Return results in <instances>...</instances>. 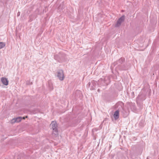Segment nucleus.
<instances>
[{
  "label": "nucleus",
  "instance_id": "1",
  "mask_svg": "<svg viewBox=\"0 0 159 159\" xmlns=\"http://www.w3.org/2000/svg\"><path fill=\"white\" fill-rule=\"evenodd\" d=\"M50 125L51 126L53 130L52 134L55 136L57 135L58 133L57 129L58 125L57 122L55 121H52Z\"/></svg>",
  "mask_w": 159,
  "mask_h": 159
},
{
  "label": "nucleus",
  "instance_id": "2",
  "mask_svg": "<svg viewBox=\"0 0 159 159\" xmlns=\"http://www.w3.org/2000/svg\"><path fill=\"white\" fill-rule=\"evenodd\" d=\"M57 76L61 81H62L64 79V76L63 70L61 69L58 70L57 72Z\"/></svg>",
  "mask_w": 159,
  "mask_h": 159
},
{
  "label": "nucleus",
  "instance_id": "3",
  "mask_svg": "<svg viewBox=\"0 0 159 159\" xmlns=\"http://www.w3.org/2000/svg\"><path fill=\"white\" fill-rule=\"evenodd\" d=\"M125 19V15L122 16L117 21L116 24L115 25V27H118L120 25L122 22L124 21Z\"/></svg>",
  "mask_w": 159,
  "mask_h": 159
},
{
  "label": "nucleus",
  "instance_id": "4",
  "mask_svg": "<svg viewBox=\"0 0 159 159\" xmlns=\"http://www.w3.org/2000/svg\"><path fill=\"white\" fill-rule=\"evenodd\" d=\"M125 61V59L123 57H121L120 59H119L115 63L117 65V68H119L120 66L123 64Z\"/></svg>",
  "mask_w": 159,
  "mask_h": 159
},
{
  "label": "nucleus",
  "instance_id": "5",
  "mask_svg": "<svg viewBox=\"0 0 159 159\" xmlns=\"http://www.w3.org/2000/svg\"><path fill=\"white\" fill-rule=\"evenodd\" d=\"M129 68V66L127 63L121 65L118 68L120 70H126Z\"/></svg>",
  "mask_w": 159,
  "mask_h": 159
},
{
  "label": "nucleus",
  "instance_id": "6",
  "mask_svg": "<svg viewBox=\"0 0 159 159\" xmlns=\"http://www.w3.org/2000/svg\"><path fill=\"white\" fill-rule=\"evenodd\" d=\"M22 118L21 117H18L16 118L13 119L11 121V123L12 124L15 123V122H20Z\"/></svg>",
  "mask_w": 159,
  "mask_h": 159
},
{
  "label": "nucleus",
  "instance_id": "7",
  "mask_svg": "<svg viewBox=\"0 0 159 159\" xmlns=\"http://www.w3.org/2000/svg\"><path fill=\"white\" fill-rule=\"evenodd\" d=\"M145 95L143 94L142 93H140V94L138 96L137 99L138 100H144L145 99Z\"/></svg>",
  "mask_w": 159,
  "mask_h": 159
},
{
  "label": "nucleus",
  "instance_id": "8",
  "mask_svg": "<svg viewBox=\"0 0 159 159\" xmlns=\"http://www.w3.org/2000/svg\"><path fill=\"white\" fill-rule=\"evenodd\" d=\"M119 111L118 110L116 111L113 115V117L115 120L118 119L119 118Z\"/></svg>",
  "mask_w": 159,
  "mask_h": 159
},
{
  "label": "nucleus",
  "instance_id": "9",
  "mask_svg": "<svg viewBox=\"0 0 159 159\" xmlns=\"http://www.w3.org/2000/svg\"><path fill=\"white\" fill-rule=\"evenodd\" d=\"M2 83L5 85H7L8 84V81L7 79L5 78H2L1 79Z\"/></svg>",
  "mask_w": 159,
  "mask_h": 159
},
{
  "label": "nucleus",
  "instance_id": "10",
  "mask_svg": "<svg viewBox=\"0 0 159 159\" xmlns=\"http://www.w3.org/2000/svg\"><path fill=\"white\" fill-rule=\"evenodd\" d=\"M5 46V44L3 42H0V49L3 48Z\"/></svg>",
  "mask_w": 159,
  "mask_h": 159
},
{
  "label": "nucleus",
  "instance_id": "11",
  "mask_svg": "<svg viewBox=\"0 0 159 159\" xmlns=\"http://www.w3.org/2000/svg\"><path fill=\"white\" fill-rule=\"evenodd\" d=\"M63 3H61L58 7V8L59 9H62L63 8Z\"/></svg>",
  "mask_w": 159,
  "mask_h": 159
},
{
  "label": "nucleus",
  "instance_id": "12",
  "mask_svg": "<svg viewBox=\"0 0 159 159\" xmlns=\"http://www.w3.org/2000/svg\"><path fill=\"white\" fill-rule=\"evenodd\" d=\"M27 85H30L32 84V82H30V81H27L26 82Z\"/></svg>",
  "mask_w": 159,
  "mask_h": 159
},
{
  "label": "nucleus",
  "instance_id": "13",
  "mask_svg": "<svg viewBox=\"0 0 159 159\" xmlns=\"http://www.w3.org/2000/svg\"><path fill=\"white\" fill-rule=\"evenodd\" d=\"M95 86H94V85H93V88H92V89H93H93H95Z\"/></svg>",
  "mask_w": 159,
  "mask_h": 159
},
{
  "label": "nucleus",
  "instance_id": "14",
  "mask_svg": "<svg viewBox=\"0 0 159 159\" xmlns=\"http://www.w3.org/2000/svg\"><path fill=\"white\" fill-rule=\"evenodd\" d=\"M20 12H18V13H17V16H20Z\"/></svg>",
  "mask_w": 159,
  "mask_h": 159
},
{
  "label": "nucleus",
  "instance_id": "15",
  "mask_svg": "<svg viewBox=\"0 0 159 159\" xmlns=\"http://www.w3.org/2000/svg\"><path fill=\"white\" fill-rule=\"evenodd\" d=\"M89 86L91 85V83H89Z\"/></svg>",
  "mask_w": 159,
  "mask_h": 159
},
{
  "label": "nucleus",
  "instance_id": "16",
  "mask_svg": "<svg viewBox=\"0 0 159 159\" xmlns=\"http://www.w3.org/2000/svg\"><path fill=\"white\" fill-rule=\"evenodd\" d=\"M98 92L99 91V89H98Z\"/></svg>",
  "mask_w": 159,
  "mask_h": 159
},
{
  "label": "nucleus",
  "instance_id": "17",
  "mask_svg": "<svg viewBox=\"0 0 159 159\" xmlns=\"http://www.w3.org/2000/svg\"><path fill=\"white\" fill-rule=\"evenodd\" d=\"M23 118L24 119H25V118H24V117H23Z\"/></svg>",
  "mask_w": 159,
  "mask_h": 159
},
{
  "label": "nucleus",
  "instance_id": "18",
  "mask_svg": "<svg viewBox=\"0 0 159 159\" xmlns=\"http://www.w3.org/2000/svg\"><path fill=\"white\" fill-rule=\"evenodd\" d=\"M78 93H79V92H80V91H78Z\"/></svg>",
  "mask_w": 159,
  "mask_h": 159
}]
</instances>
